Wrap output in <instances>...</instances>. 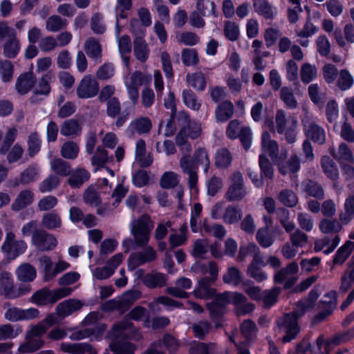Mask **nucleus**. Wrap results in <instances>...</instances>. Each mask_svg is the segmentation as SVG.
Here are the masks:
<instances>
[{
    "mask_svg": "<svg viewBox=\"0 0 354 354\" xmlns=\"http://www.w3.org/2000/svg\"><path fill=\"white\" fill-rule=\"evenodd\" d=\"M84 50L87 55L97 62H101L102 46L93 37L88 38L84 44Z\"/></svg>",
    "mask_w": 354,
    "mask_h": 354,
    "instance_id": "obj_32",
    "label": "nucleus"
},
{
    "mask_svg": "<svg viewBox=\"0 0 354 354\" xmlns=\"http://www.w3.org/2000/svg\"><path fill=\"white\" fill-rule=\"evenodd\" d=\"M19 326H12L10 324L0 325V340L14 339L22 333Z\"/></svg>",
    "mask_w": 354,
    "mask_h": 354,
    "instance_id": "obj_52",
    "label": "nucleus"
},
{
    "mask_svg": "<svg viewBox=\"0 0 354 354\" xmlns=\"http://www.w3.org/2000/svg\"><path fill=\"white\" fill-rule=\"evenodd\" d=\"M287 153L286 149H281L280 157L274 162L277 165L279 173L283 176L296 173L300 169L299 158L297 155H292L288 160H286Z\"/></svg>",
    "mask_w": 354,
    "mask_h": 354,
    "instance_id": "obj_13",
    "label": "nucleus"
},
{
    "mask_svg": "<svg viewBox=\"0 0 354 354\" xmlns=\"http://www.w3.org/2000/svg\"><path fill=\"white\" fill-rule=\"evenodd\" d=\"M68 25L67 20L59 15H53L49 17L46 22V29L50 32H57L64 28Z\"/></svg>",
    "mask_w": 354,
    "mask_h": 354,
    "instance_id": "obj_44",
    "label": "nucleus"
},
{
    "mask_svg": "<svg viewBox=\"0 0 354 354\" xmlns=\"http://www.w3.org/2000/svg\"><path fill=\"white\" fill-rule=\"evenodd\" d=\"M124 259L122 253H118L113 256L104 267L97 268L92 271L93 277L98 280L106 279L115 272V270L120 266Z\"/></svg>",
    "mask_w": 354,
    "mask_h": 354,
    "instance_id": "obj_15",
    "label": "nucleus"
},
{
    "mask_svg": "<svg viewBox=\"0 0 354 354\" xmlns=\"http://www.w3.org/2000/svg\"><path fill=\"white\" fill-rule=\"evenodd\" d=\"M330 152L333 158L340 163H342L343 162H347L348 163L354 162V156L353 153L348 146L344 142L339 144L337 151L332 149Z\"/></svg>",
    "mask_w": 354,
    "mask_h": 354,
    "instance_id": "obj_34",
    "label": "nucleus"
},
{
    "mask_svg": "<svg viewBox=\"0 0 354 354\" xmlns=\"http://www.w3.org/2000/svg\"><path fill=\"white\" fill-rule=\"evenodd\" d=\"M214 282L208 277H202L198 280L193 291L194 297L202 299H207L212 297L216 292V290L212 287Z\"/></svg>",
    "mask_w": 354,
    "mask_h": 354,
    "instance_id": "obj_22",
    "label": "nucleus"
},
{
    "mask_svg": "<svg viewBox=\"0 0 354 354\" xmlns=\"http://www.w3.org/2000/svg\"><path fill=\"white\" fill-rule=\"evenodd\" d=\"M131 32L134 35L133 53L138 60L145 62L149 55V48L145 39V30L142 28L136 19L131 20Z\"/></svg>",
    "mask_w": 354,
    "mask_h": 354,
    "instance_id": "obj_6",
    "label": "nucleus"
},
{
    "mask_svg": "<svg viewBox=\"0 0 354 354\" xmlns=\"http://www.w3.org/2000/svg\"><path fill=\"white\" fill-rule=\"evenodd\" d=\"M129 319H131L137 322H140L145 319L144 326L149 327V315L147 310L142 306H136L133 308L126 317Z\"/></svg>",
    "mask_w": 354,
    "mask_h": 354,
    "instance_id": "obj_60",
    "label": "nucleus"
},
{
    "mask_svg": "<svg viewBox=\"0 0 354 354\" xmlns=\"http://www.w3.org/2000/svg\"><path fill=\"white\" fill-rule=\"evenodd\" d=\"M186 80L188 84L197 91H203L206 88L207 81L201 72L188 73Z\"/></svg>",
    "mask_w": 354,
    "mask_h": 354,
    "instance_id": "obj_46",
    "label": "nucleus"
},
{
    "mask_svg": "<svg viewBox=\"0 0 354 354\" xmlns=\"http://www.w3.org/2000/svg\"><path fill=\"white\" fill-rule=\"evenodd\" d=\"M196 10L204 17L213 15L217 17L216 11V5L214 1L209 0H196Z\"/></svg>",
    "mask_w": 354,
    "mask_h": 354,
    "instance_id": "obj_51",
    "label": "nucleus"
},
{
    "mask_svg": "<svg viewBox=\"0 0 354 354\" xmlns=\"http://www.w3.org/2000/svg\"><path fill=\"white\" fill-rule=\"evenodd\" d=\"M35 194L30 189L21 190L12 204V209L18 212L31 205L34 201Z\"/></svg>",
    "mask_w": 354,
    "mask_h": 354,
    "instance_id": "obj_27",
    "label": "nucleus"
},
{
    "mask_svg": "<svg viewBox=\"0 0 354 354\" xmlns=\"http://www.w3.org/2000/svg\"><path fill=\"white\" fill-rule=\"evenodd\" d=\"M319 227L324 234H333L339 232L342 230V225L337 219L324 218L320 221Z\"/></svg>",
    "mask_w": 354,
    "mask_h": 354,
    "instance_id": "obj_56",
    "label": "nucleus"
},
{
    "mask_svg": "<svg viewBox=\"0 0 354 354\" xmlns=\"http://www.w3.org/2000/svg\"><path fill=\"white\" fill-rule=\"evenodd\" d=\"M136 158L141 167H149L153 162V158L146 154V143L144 140L140 139L136 145Z\"/></svg>",
    "mask_w": 354,
    "mask_h": 354,
    "instance_id": "obj_35",
    "label": "nucleus"
},
{
    "mask_svg": "<svg viewBox=\"0 0 354 354\" xmlns=\"http://www.w3.org/2000/svg\"><path fill=\"white\" fill-rule=\"evenodd\" d=\"M152 127L151 120L147 117H140L133 120L128 126L126 133L129 137L136 134H147Z\"/></svg>",
    "mask_w": 354,
    "mask_h": 354,
    "instance_id": "obj_20",
    "label": "nucleus"
},
{
    "mask_svg": "<svg viewBox=\"0 0 354 354\" xmlns=\"http://www.w3.org/2000/svg\"><path fill=\"white\" fill-rule=\"evenodd\" d=\"M59 350L71 354H97V348L88 342L68 343L62 342Z\"/></svg>",
    "mask_w": 354,
    "mask_h": 354,
    "instance_id": "obj_19",
    "label": "nucleus"
},
{
    "mask_svg": "<svg viewBox=\"0 0 354 354\" xmlns=\"http://www.w3.org/2000/svg\"><path fill=\"white\" fill-rule=\"evenodd\" d=\"M234 114L233 104L229 100H225L218 104L215 110V117L217 121L224 122L232 117Z\"/></svg>",
    "mask_w": 354,
    "mask_h": 354,
    "instance_id": "obj_33",
    "label": "nucleus"
},
{
    "mask_svg": "<svg viewBox=\"0 0 354 354\" xmlns=\"http://www.w3.org/2000/svg\"><path fill=\"white\" fill-rule=\"evenodd\" d=\"M210 165V160L207 150L203 147H198L195 149L192 160L189 157H181L179 160V166L183 174L188 175V185L191 189L196 187L198 183V167L201 166L204 172L208 171Z\"/></svg>",
    "mask_w": 354,
    "mask_h": 354,
    "instance_id": "obj_1",
    "label": "nucleus"
},
{
    "mask_svg": "<svg viewBox=\"0 0 354 354\" xmlns=\"http://www.w3.org/2000/svg\"><path fill=\"white\" fill-rule=\"evenodd\" d=\"M300 74L302 82L308 84L317 78V70L315 66L305 63L301 67Z\"/></svg>",
    "mask_w": 354,
    "mask_h": 354,
    "instance_id": "obj_62",
    "label": "nucleus"
},
{
    "mask_svg": "<svg viewBox=\"0 0 354 354\" xmlns=\"http://www.w3.org/2000/svg\"><path fill=\"white\" fill-rule=\"evenodd\" d=\"M277 198L281 204L288 207H295L299 201L296 194L288 189H282L279 193Z\"/></svg>",
    "mask_w": 354,
    "mask_h": 354,
    "instance_id": "obj_53",
    "label": "nucleus"
},
{
    "mask_svg": "<svg viewBox=\"0 0 354 354\" xmlns=\"http://www.w3.org/2000/svg\"><path fill=\"white\" fill-rule=\"evenodd\" d=\"M72 288L64 287L55 290L44 288L37 291L32 296V301L37 305H46L49 303L54 304L57 301L68 296L72 292Z\"/></svg>",
    "mask_w": 354,
    "mask_h": 354,
    "instance_id": "obj_7",
    "label": "nucleus"
},
{
    "mask_svg": "<svg viewBox=\"0 0 354 354\" xmlns=\"http://www.w3.org/2000/svg\"><path fill=\"white\" fill-rule=\"evenodd\" d=\"M62 219L59 214L52 212L42 216L41 225L48 230L59 228L62 226Z\"/></svg>",
    "mask_w": 354,
    "mask_h": 354,
    "instance_id": "obj_54",
    "label": "nucleus"
},
{
    "mask_svg": "<svg viewBox=\"0 0 354 354\" xmlns=\"http://www.w3.org/2000/svg\"><path fill=\"white\" fill-rule=\"evenodd\" d=\"M51 169L57 175L66 176L71 172L69 163L61 158H55L50 162Z\"/></svg>",
    "mask_w": 354,
    "mask_h": 354,
    "instance_id": "obj_63",
    "label": "nucleus"
},
{
    "mask_svg": "<svg viewBox=\"0 0 354 354\" xmlns=\"http://www.w3.org/2000/svg\"><path fill=\"white\" fill-rule=\"evenodd\" d=\"M277 132L284 135L285 140L289 144L296 142L297 120L296 118L288 115L284 110L278 109L275 114Z\"/></svg>",
    "mask_w": 354,
    "mask_h": 354,
    "instance_id": "obj_4",
    "label": "nucleus"
},
{
    "mask_svg": "<svg viewBox=\"0 0 354 354\" xmlns=\"http://www.w3.org/2000/svg\"><path fill=\"white\" fill-rule=\"evenodd\" d=\"M310 309V307H307L303 300H301L297 303L296 309L293 312L285 314L277 320L279 330L285 334L282 337L283 343L289 342L296 338L300 331L297 319Z\"/></svg>",
    "mask_w": 354,
    "mask_h": 354,
    "instance_id": "obj_2",
    "label": "nucleus"
},
{
    "mask_svg": "<svg viewBox=\"0 0 354 354\" xmlns=\"http://www.w3.org/2000/svg\"><path fill=\"white\" fill-rule=\"evenodd\" d=\"M26 342L21 344L18 348V351L21 353H29L37 351L40 349L44 342L38 337H35L33 336H30L28 337V334H26Z\"/></svg>",
    "mask_w": 354,
    "mask_h": 354,
    "instance_id": "obj_36",
    "label": "nucleus"
},
{
    "mask_svg": "<svg viewBox=\"0 0 354 354\" xmlns=\"http://www.w3.org/2000/svg\"><path fill=\"white\" fill-rule=\"evenodd\" d=\"M106 330L104 324H99L95 328H85L82 330H74L69 338L71 340L77 341L95 336L99 337Z\"/></svg>",
    "mask_w": 354,
    "mask_h": 354,
    "instance_id": "obj_29",
    "label": "nucleus"
},
{
    "mask_svg": "<svg viewBox=\"0 0 354 354\" xmlns=\"http://www.w3.org/2000/svg\"><path fill=\"white\" fill-rule=\"evenodd\" d=\"M39 310L35 308L21 309L15 306L9 307L4 314V317L10 322L30 320L39 316Z\"/></svg>",
    "mask_w": 354,
    "mask_h": 354,
    "instance_id": "obj_16",
    "label": "nucleus"
},
{
    "mask_svg": "<svg viewBox=\"0 0 354 354\" xmlns=\"http://www.w3.org/2000/svg\"><path fill=\"white\" fill-rule=\"evenodd\" d=\"M40 170L37 165H31L26 168L12 181L13 187L25 185L37 181L39 178Z\"/></svg>",
    "mask_w": 354,
    "mask_h": 354,
    "instance_id": "obj_21",
    "label": "nucleus"
},
{
    "mask_svg": "<svg viewBox=\"0 0 354 354\" xmlns=\"http://www.w3.org/2000/svg\"><path fill=\"white\" fill-rule=\"evenodd\" d=\"M178 120L182 122L183 127L185 129V136L187 135L192 139L197 138L201 134V126L197 122H191L189 116L187 113L182 112L178 115Z\"/></svg>",
    "mask_w": 354,
    "mask_h": 354,
    "instance_id": "obj_28",
    "label": "nucleus"
},
{
    "mask_svg": "<svg viewBox=\"0 0 354 354\" xmlns=\"http://www.w3.org/2000/svg\"><path fill=\"white\" fill-rule=\"evenodd\" d=\"M16 274L19 281L28 282L35 279L37 275V271L32 265L26 263L17 268Z\"/></svg>",
    "mask_w": 354,
    "mask_h": 354,
    "instance_id": "obj_40",
    "label": "nucleus"
},
{
    "mask_svg": "<svg viewBox=\"0 0 354 354\" xmlns=\"http://www.w3.org/2000/svg\"><path fill=\"white\" fill-rule=\"evenodd\" d=\"M166 276L160 272L147 274L143 278L144 284L150 288L162 287L166 284Z\"/></svg>",
    "mask_w": 354,
    "mask_h": 354,
    "instance_id": "obj_42",
    "label": "nucleus"
},
{
    "mask_svg": "<svg viewBox=\"0 0 354 354\" xmlns=\"http://www.w3.org/2000/svg\"><path fill=\"white\" fill-rule=\"evenodd\" d=\"M98 91V82L89 75L84 76L77 87V95L82 99L93 97L97 94Z\"/></svg>",
    "mask_w": 354,
    "mask_h": 354,
    "instance_id": "obj_17",
    "label": "nucleus"
},
{
    "mask_svg": "<svg viewBox=\"0 0 354 354\" xmlns=\"http://www.w3.org/2000/svg\"><path fill=\"white\" fill-rule=\"evenodd\" d=\"M69 174L68 183L73 188L80 187L85 182L88 180L91 176L88 171L83 168H76Z\"/></svg>",
    "mask_w": 354,
    "mask_h": 354,
    "instance_id": "obj_30",
    "label": "nucleus"
},
{
    "mask_svg": "<svg viewBox=\"0 0 354 354\" xmlns=\"http://www.w3.org/2000/svg\"><path fill=\"white\" fill-rule=\"evenodd\" d=\"M153 223L149 216L144 214L130 223L131 234L138 247L146 246L149 241Z\"/></svg>",
    "mask_w": 354,
    "mask_h": 354,
    "instance_id": "obj_5",
    "label": "nucleus"
},
{
    "mask_svg": "<svg viewBox=\"0 0 354 354\" xmlns=\"http://www.w3.org/2000/svg\"><path fill=\"white\" fill-rule=\"evenodd\" d=\"M247 194L243 175L240 171L234 172L230 177V185L225 193V198L229 201H239Z\"/></svg>",
    "mask_w": 354,
    "mask_h": 354,
    "instance_id": "obj_9",
    "label": "nucleus"
},
{
    "mask_svg": "<svg viewBox=\"0 0 354 354\" xmlns=\"http://www.w3.org/2000/svg\"><path fill=\"white\" fill-rule=\"evenodd\" d=\"M280 99L285 105L290 109H295L297 107L298 103L295 97L292 88L283 86L280 90Z\"/></svg>",
    "mask_w": 354,
    "mask_h": 354,
    "instance_id": "obj_57",
    "label": "nucleus"
},
{
    "mask_svg": "<svg viewBox=\"0 0 354 354\" xmlns=\"http://www.w3.org/2000/svg\"><path fill=\"white\" fill-rule=\"evenodd\" d=\"M261 147L265 153H268L274 163L280 157L279 145L277 141L271 138L268 132H263L261 136Z\"/></svg>",
    "mask_w": 354,
    "mask_h": 354,
    "instance_id": "obj_24",
    "label": "nucleus"
},
{
    "mask_svg": "<svg viewBox=\"0 0 354 354\" xmlns=\"http://www.w3.org/2000/svg\"><path fill=\"white\" fill-rule=\"evenodd\" d=\"M354 84V78L347 69H341L339 72L336 84L341 91L350 89Z\"/></svg>",
    "mask_w": 354,
    "mask_h": 354,
    "instance_id": "obj_47",
    "label": "nucleus"
},
{
    "mask_svg": "<svg viewBox=\"0 0 354 354\" xmlns=\"http://www.w3.org/2000/svg\"><path fill=\"white\" fill-rule=\"evenodd\" d=\"M223 281L226 284L236 287L242 281L241 272L235 266H230L223 276Z\"/></svg>",
    "mask_w": 354,
    "mask_h": 354,
    "instance_id": "obj_43",
    "label": "nucleus"
},
{
    "mask_svg": "<svg viewBox=\"0 0 354 354\" xmlns=\"http://www.w3.org/2000/svg\"><path fill=\"white\" fill-rule=\"evenodd\" d=\"M252 1L255 12L264 18L271 19L277 15V8L272 6L268 0Z\"/></svg>",
    "mask_w": 354,
    "mask_h": 354,
    "instance_id": "obj_26",
    "label": "nucleus"
},
{
    "mask_svg": "<svg viewBox=\"0 0 354 354\" xmlns=\"http://www.w3.org/2000/svg\"><path fill=\"white\" fill-rule=\"evenodd\" d=\"M243 215L241 208L236 205L227 206L223 213L222 218L227 224H234L238 223Z\"/></svg>",
    "mask_w": 354,
    "mask_h": 354,
    "instance_id": "obj_41",
    "label": "nucleus"
},
{
    "mask_svg": "<svg viewBox=\"0 0 354 354\" xmlns=\"http://www.w3.org/2000/svg\"><path fill=\"white\" fill-rule=\"evenodd\" d=\"M203 207L199 203L194 205L191 211L190 227L193 232H202L203 225L200 220Z\"/></svg>",
    "mask_w": 354,
    "mask_h": 354,
    "instance_id": "obj_50",
    "label": "nucleus"
},
{
    "mask_svg": "<svg viewBox=\"0 0 354 354\" xmlns=\"http://www.w3.org/2000/svg\"><path fill=\"white\" fill-rule=\"evenodd\" d=\"M26 248L27 244L24 241H17L14 232L6 231L5 240L1 245V250L8 258L15 259L24 253Z\"/></svg>",
    "mask_w": 354,
    "mask_h": 354,
    "instance_id": "obj_8",
    "label": "nucleus"
},
{
    "mask_svg": "<svg viewBox=\"0 0 354 354\" xmlns=\"http://www.w3.org/2000/svg\"><path fill=\"white\" fill-rule=\"evenodd\" d=\"M107 337L116 341L129 339L139 342L142 339L143 335L139 328L136 327L127 317H124L111 326L107 333Z\"/></svg>",
    "mask_w": 354,
    "mask_h": 354,
    "instance_id": "obj_3",
    "label": "nucleus"
},
{
    "mask_svg": "<svg viewBox=\"0 0 354 354\" xmlns=\"http://www.w3.org/2000/svg\"><path fill=\"white\" fill-rule=\"evenodd\" d=\"M156 259V251L151 247L149 246L142 252H135L131 254L128 261V268L129 270H133L138 266L147 262H151Z\"/></svg>",
    "mask_w": 354,
    "mask_h": 354,
    "instance_id": "obj_18",
    "label": "nucleus"
},
{
    "mask_svg": "<svg viewBox=\"0 0 354 354\" xmlns=\"http://www.w3.org/2000/svg\"><path fill=\"white\" fill-rule=\"evenodd\" d=\"M80 148L78 145L73 141L65 142L61 147L60 153L66 159H75L79 153Z\"/></svg>",
    "mask_w": 354,
    "mask_h": 354,
    "instance_id": "obj_61",
    "label": "nucleus"
},
{
    "mask_svg": "<svg viewBox=\"0 0 354 354\" xmlns=\"http://www.w3.org/2000/svg\"><path fill=\"white\" fill-rule=\"evenodd\" d=\"M113 162V157L109 156L107 151L100 147L97 149L91 160L92 165L96 167L95 171L97 168L104 167L105 165Z\"/></svg>",
    "mask_w": 354,
    "mask_h": 354,
    "instance_id": "obj_38",
    "label": "nucleus"
},
{
    "mask_svg": "<svg viewBox=\"0 0 354 354\" xmlns=\"http://www.w3.org/2000/svg\"><path fill=\"white\" fill-rule=\"evenodd\" d=\"M82 304L80 300L69 299L59 303L56 307V314L61 318H65L81 308Z\"/></svg>",
    "mask_w": 354,
    "mask_h": 354,
    "instance_id": "obj_25",
    "label": "nucleus"
},
{
    "mask_svg": "<svg viewBox=\"0 0 354 354\" xmlns=\"http://www.w3.org/2000/svg\"><path fill=\"white\" fill-rule=\"evenodd\" d=\"M324 297L328 300H324L323 302L327 304L326 309L320 312L317 316V321H322L329 315H330L337 305L336 294L335 292H330L325 295Z\"/></svg>",
    "mask_w": 354,
    "mask_h": 354,
    "instance_id": "obj_55",
    "label": "nucleus"
},
{
    "mask_svg": "<svg viewBox=\"0 0 354 354\" xmlns=\"http://www.w3.org/2000/svg\"><path fill=\"white\" fill-rule=\"evenodd\" d=\"M302 124L304 133L308 138L319 145L325 142V131L313 119L306 115L302 119Z\"/></svg>",
    "mask_w": 354,
    "mask_h": 354,
    "instance_id": "obj_12",
    "label": "nucleus"
},
{
    "mask_svg": "<svg viewBox=\"0 0 354 354\" xmlns=\"http://www.w3.org/2000/svg\"><path fill=\"white\" fill-rule=\"evenodd\" d=\"M29 292L28 288L15 290L12 274L3 272L0 274V294L8 299L19 297Z\"/></svg>",
    "mask_w": 354,
    "mask_h": 354,
    "instance_id": "obj_11",
    "label": "nucleus"
},
{
    "mask_svg": "<svg viewBox=\"0 0 354 354\" xmlns=\"http://www.w3.org/2000/svg\"><path fill=\"white\" fill-rule=\"evenodd\" d=\"M304 191L310 196L318 199L324 198V192L322 187L315 181L307 180L302 183Z\"/></svg>",
    "mask_w": 354,
    "mask_h": 354,
    "instance_id": "obj_59",
    "label": "nucleus"
},
{
    "mask_svg": "<svg viewBox=\"0 0 354 354\" xmlns=\"http://www.w3.org/2000/svg\"><path fill=\"white\" fill-rule=\"evenodd\" d=\"M233 304L235 306L238 315L250 313L254 309L252 303L248 302L247 298L242 293L235 292L233 297Z\"/></svg>",
    "mask_w": 354,
    "mask_h": 354,
    "instance_id": "obj_31",
    "label": "nucleus"
},
{
    "mask_svg": "<svg viewBox=\"0 0 354 354\" xmlns=\"http://www.w3.org/2000/svg\"><path fill=\"white\" fill-rule=\"evenodd\" d=\"M232 161V156L226 148L217 150L215 157V165L218 168L228 167Z\"/></svg>",
    "mask_w": 354,
    "mask_h": 354,
    "instance_id": "obj_58",
    "label": "nucleus"
},
{
    "mask_svg": "<svg viewBox=\"0 0 354 354\" xmlns=\"http://www.w3.org/2000/svg\"><path fill=\"white\" fill-rule=\"evenodd\" d=\"M192 282L189 278L182 277L178 278L175 282L174 287L167 288V293L178 298H187L189 294L185 290L191 288Z\"/></svg>",
    "mask_w": 354,
    "mask_h": 354,
    "instance_id": "obj_23",
    "label": "nucleus"
},
{
    "mask_svg": "<svg viewBox=\"0 0 354 354\" xmlns=\"http://www.w3.org/2000/svg\"><path fill=\"white\" fill-rule=\"evenodd\" d=\"M110 350L115 354H134L136 346L128 341L111 340Z\"/></svg>",
    "mask_w": 354,
    "mask_h": 354,
    "instance_id": "obj_37",
    "label": "nucleus"
},
{
    "mask_svg": "<svg viewBox=\"0 0 354 354\" xmlns=\"http://www.w3.org/2000/svg\"><path fill=\"white\" fill-rule=\"evenodd\" d=\"M35 82V77L32 74L21 75L15 84L16 90L21 95L26 94L32 88Z\"/></svg>",
    "mask_w": 354,
    "mask_h": 354,
    "instance_id": "obj_39",
    "label": "nucleus"
},
{
    "mask_svg": "<svg viewBox=\"0 0 354 354\" xmlns=\"http://www.w3.org/2000/svg\"><path fill=\"white\" fill-rule=\"evenodd\" d=\"M81 126L77 120L70 119L65 120L60 129V133L64 136H77L81 133Z\"/></svg>",
    "mask_w": 354,
    "mask_h": 354,
    "instance_id": "obj_49",
    "label": "nucleus"
},
{
    "mask_svg": "<svg viewBox=\"0 0 354 354\" xmlns=\"http://www.w3.org/2000/svg\"><path fill=\"white\" fill-rule=\"evenodd\" d=\"M216 346L214 344L198 343L189 348V354H215Z\"/></svg>",
    "mask_w": 354,
    "mask_h": 354,
    "instance_id": "obj_64",
    "label": "nucleus"
},
{
    "mask_svg": "<svg viewBox=\"0 0 354 354\" xmlns=\"http://www.w3.org/2000/svg\"><path fill=\"white\" fill-rule=\"evenodd\" d=\"M32 244L41 251L53 250L57 244L55 237L44 230H35L32 234Z\"/></svg>",
    "mask_w": 354,
    "mask_h": 354,
    "instance_id": "obj_14",
    "label": "nucleus"
},
{
    "mask_svg": "<svg viewBox=\"0 0 354 354\" xmlns=\"http://www.w3.org/2000/svg\"><path fill=\"white\" fill-rule=\"evenodd\" d=\"M299 270L297 263L295 261L290 262L275 273L274 277V283H283L285 288H290L298 280L296 274L299 272Z\"/></svg>",
    "mask_w": 354,
    "mask_h": 354,
    "instance_id": "obj_10",
    "label": "nucleus"
},
{
    "mask_svg": "<svg viewBox=\"0 0 354 354\" xmlns=\"http://www.w3.org/2000/svg\"><path fill=\"white\" fill-rule=\"evenodd\" d=\"M322 168L328 178L336 180L339 178V171L334 161L328 156H324L321 160Z\"/></svg>",
    "mask_w": 354,
    "mask_h": 354,
    "instance_id": "obj_45",
    "label": "nucleus"
},
{
    "mask_svg": "<svg viewBox=\"0 0 354 354\" xmlns=\"http://www.w3.org/2000/svg\"><path fill=\"white\" fill-rule=\"evenodd\" d=\"M20 43L18 39L15 36L7 39L3 44V55L8 58L15 57L20 50Z\"/></svg>",
    "mask_w": 354,
    "mask_h": 354,
    "instance_id": "obj_48",
    "label": "nucleus"
}]
</instances>
